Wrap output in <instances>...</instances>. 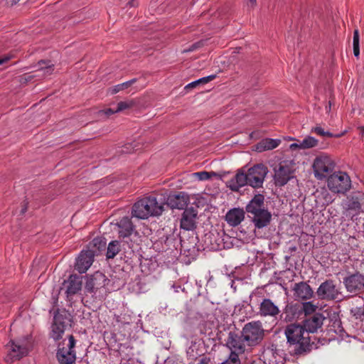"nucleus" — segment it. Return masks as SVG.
<instances>
[{"mask_svg": "<svg viewBox=\"0 0 364 364\" xmlns=\"http://www.w3.org/2000/svg\"><path fill=\"white\" fill-rule=\"evenodd\" d=\"M268 173L267 168L262 164H256L245 171L243 168L237 170L236 174L227 181L226 186L231 191L237 192L240 188L249 185L254 188L262 186Z\"/></svg>", "mask_w": 364, "mask_h": 364, "instance_id": "obj_1", "label": "nucleus"}, {"mask_svg": "<svg viewBox=\"0 0 364 364\" xmlns=\"http://www.w3.org/2000/svg\"><path fill=\"white\" fill-rule=\"evenodd\" d=\"M285 335L290 347H293L294 353L301 355L310 351L314 342L302 325L291 323L287 326Z\"/></svg>", "mask_w": 364, "mask_h": 364, "instance_id": "obj_2", "label": "nucleus"}, {"mask_svg": "<svg viewBox=\"0 0 364 364\" xmlns=\"http://www.w3.org/2000/svg\"><path fill=\"white\" fill-rule=\"evenodd\" d=\"M164 203L155 195L144 197L136 201L132 210L133 217L147 219L150 216L161 215L164 211Z\"/></svg>", "mask_w": 364, "mask_h": 364, "instance_id": "obj_3", "label": "nucleus"}, {"mask_svg": "<svg viewBox=\"0 0 364 364\" xmlns=\"http://www.w3.org/2000/svg\"><path fill=\"white\" fill-rule=\"evenodd\" d=\"M109 279L106 276L100 272H96L86 282L85 289L86 292L92 294V297L101 301L105 299L107 294L106 286Z\"/></svg>", "mask_w": 364, "mask_h": 364, "instance_id": "obj_4", "label": "nucleus"}, {"mask_svg": "<svg viewBox=\"0 0 364 364\" xmlns=\"http://www.w3.org/2000/svg\"><path fill=\"white\" fill-rule=\"evenodd\" d=\"M241 333L247 345L251 347L259 345L264 337V329L259 321H252L245 323Z\"/></svg>", "mask_w": 364, "mask_h": 364, "instance_id": "obj_5", "label": "nucleus"}, {"mask_svg": "<svg viewBox=\"0 0 364 364\" xmlns=\"http://www.w3.org/2000/svg\"><path fill=\"white\" fill-rule=\"evenodd\" d=\"M71 315L68 311L58 310L53 316L50 337L55 341L61 339L67 327L71 326Z\"/></svg>", "mask_w": 364, "mask_h": 364, "instance_id": "obj_6", "label": "nucleus"}, {"mask_svg": "<svg viewBox=\"0 0 364 364\" xmlns=\"http://www.w3.org/2000/svg\"><path fill=\"white\" fill-rule=\"evenodd\" d=\"M335 164L331 158L326 154H321L316 157L313 168L316 178L323 179L328 176L333 170Z\"/></svg>", "mask_w": 364, "mask_h": 364, "instance_id": "obj_7", "label": "nucleus"}, {"mask_svg": "<svg viewBox=\"0 0 364 364\" xmlns=\"http://www.w3.org/2000/svg\"><path fill=\"white\" fill-rule=\"evenodd\" d=\"M327 186L333 193H344L350 188V179L344 172L334 173L328 177Z\"/></svg>", "mask_w": 364, "mask_h": 364, "instance_id": "obj_8", "label": "nucleus"}, {"mask_svg": "<svg viewBox=\"0 0 364 364\" xmlns=\"http://www.w3.org/2000/svg\"><path fill=\"white\" fill-rule=\"evenodd\" d=\"M66 346L68 350H64L63 346L57 350L56 358L60 364H73L76 360V353L74 349L75 339L73 336H68Z\"/></svg>", "mask_w": 364, "mask_h": 364, "instance_id": "obj_9", "label": "nucleus"}, {"mask_svg": "<svg viewBox=\"0 0 364 364\" xmlns=\"http://www.w3.org/2000/svg\"><path fill=\"white\" fill-rule=\"evenodd\" d=\"M82 288L81 278L77 275L72 274L68 280H65L60 289V294H64L67 299L70 301L73 296L77 294Z\"/></svg>", "mask_w": 364, "mask_h": 364, "instance_id": "obj_10", "label": "nucleus"}, {"mask_svg": "<svg viewBox=\"0 0 364 364\" xmlns=\"http://www.w3.org/2000/svg\"><path fill=\"white\" fill-rule=\"evenodd\" d=\"M317 296L321 299L335 300L338 298L340 291L334 281L328 279L321 283L316 291Z\"/></svg>", "mask_w": 364, "mask_h": 364, "instance_id": "obj_11", "label": "nucleus"}, {"mask_svg": "<svg viewBox=\"0 0 364 364\" xmlns=\"http://www.w3.org/2000/svg\"><path fill=\"white\" fill-rule=\"evenodd\" d=\"M294 177L292 166L288 164H280L278 168H274V180L276 186H284Z\"/></svg>", "mask_w": 364, "mask_h": 364, "instance_id": "obj_12", "label": "nucleus"}, {"mask_svg": "<svg viewBox=\"0 0 364 364\" xmlns=\"http://www.w3.org/2000/svg\"><path fill=\"white\" fill-rule=\"evenodd\" d=\"M6 348L8 350V354L5 358L6 362L12 363L16 360L26 356L28 354V349L24 344L21 343L19 341H11Z\"/></svg>", "mask_w": 364, "mask_h": 364, "instance_id": "obj_13", "label": "nucleus"}, {"mask_svg": "<svg viewBox=\"0 0 364 364\" xmlns=\"http://www.w3.org/2000/svg\"><path fill=\"white\" fill-rule=\"evenodd\" d=\"M245 341L243 339L242 333L238 334L235 331H230L226 341V346L230 350V353H235L237 355L242 354L246 350Z\"/></svg>", "mask_w": 364, "mask_h": 364, "instance_id": "obj_14", "label": "nucleus"}, {"mask_svg": "<svg viewBox=\"0 0 364 364\" xmlns=\"http://www.w3.org/2000/svg\"><path fill=\"white\" fill-rule=\"evenodd\" d=\"M325 320L326 317L323 314L314 313L313 315L306 317L302 326L309 336V333H315L321 329Z\"/></svg>", "mask_w": 364, "mask_h": 364, "instance_id": "obj_15", "label": "nucleus"}, {"mask_svg": "<svg viewBox=\"0 0 364 364\" xmlns=\"http://www.w3.org/2000/svg\"><path fill=\"white\" fill-rule=\"evenodd\" d=\"M343 283L348 291L358 294L364 289V275L359 272L353 274L346 277Z\"/></svg>", "mask_w": 364, "mask_h": 364, "instance_id": "obj_16", "label": "nucleus"}, {"mask_svg": "<svg viewBox=\"0 0 364 364\" xmlns=\"http://www.w3.org/2000/svg\"><path fill=\"white\" fill-rule=\"evenodd\" d=\"M95 253L93 250H82L76 259L75 269L80 273H85L92 265Z\"/></svg>", "mask_w": 364, "mask_h": 364, "instance_id": "obj_17", "label": "nucleus"}, {"mask_svg": "<svg viewBox=\"0 0 364 364\" xmlns=\"http://www.w3.org/2000/svg\"><path fill=\"white\" fill-rule=\"evenodd\" d=\"M268 209L264 204V196L262 194H256L247 204L245 211L248 217L255 216L262 211Z\"/></svg>", "mask_w": 364, "mask_h": 364, "instance_id": "obj_18", "label": "nucleus"}, {"mask_svg": "<svg viewBox=\"0 0 364 364\" xmlns=\"http://www.w3.org/2000/svg\"><path fill=\"white\" fill-rule=\"evenodd\" d=\"M198 212L193 208H188L183 211L181 219V228L191 231L196 228Z\"/></svg>", "mask_w": 364, "mask_h": 364, "instance_id": "obj_19", "label": "nucleus"}, {"mask_svg": "<svg viewBox=\"0 0 364 364\" xmlns=\"http://www.w3.org/2000/svg\"><path fill=\"white\" fill-rule=\"evenodd\" d=\"M294 297L296 300L310 299L314 294L311 287L306 282L295 283L292 287Z\"/></svg>", "mask_w": 364, "mask_h": 364, "instance_id": "obj_20", "label": "nucleus"}, {"mask_svg": "<svg viewBox=\"0 0 364 364\" xmlns=\"http://www.w3.org/2000/svg\"><path fill=\"white\" fill-rule=\"evenodd\" d=\"M188 203V198L184 193L169 195L166 203L171 208L183 209Z\"/></svg>", "mask_w": 364, "mask_h": 364, "instance_id": "obj_21", "label": "nucleus"}, {"mask_svg": "<svg viewBox=\"0 0 364 364\" xmlns=\"http://www.w3.org/2000/svg\"><path fill=\"white\" fill-rule=\"evenodd\" d=\"M258 360H261L262 364H278L276 347L272 345L264 348Z\"/></svg>", "mask_w": 364, "mask_h": 364, "instance_id": "obj_22", "label": "nucleus"}, {"mask_svg": "<svg viewBox=\"0 0 364 364\" xmlns=\"http://www.w3.org/2000/svg\"><path fill=\"white\" fill-rule=\"evenodd\" d=\"M301 312V306L297 304L289 303L286 305L281 318L287 322H290L298 318Z\"/></svg>", "mask_w": 364, "mask_h": 364, "instance_id": "obj_23", "label": "nucleus"}, {"mask_svg": "<svg viewBox=\"0 0 364 364\" xmlns=\"http://www.w3.org/2000/svg\"><path fill=\"white\" fill-rule=\"evenodd\" d=\"M250 220L256 228L262 229L270 224L272 213L267 209L255 216H250Z\"/></svg>", "mask_w": 364, "mask_h": 364, "instance_id": "obj_24", "label": "nucleus"}, {"mask_svg": "<svg viewBox=\"0 0 364 364\" xmlns=\"http://www.w3.org/2000/svg\"><path fill=\"white\" fill-rule=\"evenodd\" d=\"M280 311L277 305L269 299H264L260 304L259 313L263 316H276Z\"/></svg>", "mask_w": 364, "mask_h": 364, "instance_id": "obj_25", "label": "nucleus"}, {"mask_svg": "<svg viewBox=\"0 0 364 364\" xmlns=\"http://www.w3.org/2000/svg\"><path fill=\"white\" fill-rule=\"evenodd\" d=\"M245 218V212L242 209L233 208L230 210L226 215L227 223L232 227H235L241 223Z\"/></svg>", "mask_w": 364, "mask_h": 364, "instance_id": "obj_26", "label": "nucleus"}, {"mask_svg": "<svg viewBox=\"0 0 364 364\" xmlns=\"http://www.w3.org/2000/svg\"><path fill=\"white\" fill-rule=\"evenodd\" d=\"M117 225L119 237L124 238L129 237L132 233L133 225L128 217L122 218Z\"/></svg>", "mask_w": 364, "mask_h": 364, "instance_id": "obj_27", "label": "nucleus"}, {"mask_svg": "<svg viewBox=\"0 0 364 364\" xmlns=\"http://www.w3.org/2000/svg\"><path fill=\"white\" fill-rule=\"evenodd\" d=\"M364 203V193H358L351 197L349 208L354 210H360L361 205Z\"/></svg>", "mask_w": 364, "mask_h": 364, "instance_id": "obj_28", "label": "nucleus"}, {"mask_svg": "<svg viewBox=\"0 0 364 364\" xmlns=\"http://www.w3.org/2000/svg\"><path fill=\"white\" fill-rule=\"evenodd\" d=\"M119 250V242L117 240L112 241L108 245L106 256L108 259H112L118 254Z\"/></svg>", "mask_w": 364, "mask_h": 364, "instance_id": "obj_29", "label": "nucleus"}, {"mask_svg": "<svg viewBox=\"0 0 364 364\" xmlns=\"http://www.w3.org/2000/svg\"><path fill=\"white\" fill-rule=\"evenodd\" d=\"M136 82V79L134 78L129 81L124 82L123 83L117 85L112 87V88H110L109 92L112 95L116 94V93L119 92V91L127 89L128 87H129L130 86L134 85Z\"/></svg>", "mask_w": 364, "mask_h": 364, "instance_id": "obj_30", "label": "nucleus"}, {"mask_svg": "<svg viewBox=\"0 0 364 364\" xmlns=\"http://www.w3.org/2000/svg\"><path fill=\"white\" fill-rule=\"evenodd\" d=\"M39 70L43 72V75H49L53 71V64L50 61L41 60L38 62Z\"/></svg>", "mask_w": 364, "mask_h": 364, "instance_id": "obj_31", "label": "nucleus"}, {"mask_svg": "<svg viewBox=\"0 0 364 364\" xmlns=\"http://www.w3.org/2000/svg\"><path fill=\"white\" fill-rule=\"evenodd\" d=\"M318 144V140L314 137L308 136L299 143V149H310L316 146Z\"/></svg>", "mask_w": 364, "mask_h": 364, "instance_id": "obj_32", "label": "nucleus"}, {"mask_svg": "<svg viewBox=\"0 0 364 364\" xmlns=\"http://www.w3.org/2000/svg\"><path fill=\"white\" fill-rule=\"evenodd\" d=\"M106 246V242L105 240L100 237H95L92 240V241L90 243V247L95 248V252L96 250L101 251Z\"/></svg>", "mask_w": 364, "mask_h": 364, "instance_id": "obj_33", "label": "nucleus"}, {"mask_svg": "<svg viewBox=\"0 0 364 364\" xmlns=\"http://www.w3.org/2000/svg\"><path fill=\"white\" fill-rule=\"evenodd\" d=\"M301 311H304L306 317L313 315L316 309L317 308L316 306L313 304L311 302H304L302 304V306H301Z\"/></svg>", "mask_w": 364, "mask_h": 364, "instance_id": "obj_34", "label": "nucleus"}, {"mask_svg": "<svg viewBox=\"0 0 364 364\" xmlns=\"http://www.w3.org/2000/svg\"><path fill=\"white\" fill-rule=\"evenodd\" d=\"M359 31L358 29H355L353 32V53L355 57H358L360 55V46H359Z\"/></svg>", "mask_w": 364, "mask_h": 364, "instance_id": "obj_35", "label": "nucleus"}, {"mask_svg": "<svg viewBox=\"0 0 364 364\" xmlns=\"http://www.w3.org/2000/svg\"><path fill=\"white\" fill-rule=\"evenodd\" d=\"M193 176L199 181H206L210 179L213 176H216V173L213 171H199L194 173Z\"/></svg>", "mask_w": 364, "mask_h": 364, "instance_id": "obj_36", "label": "nucleus"}, {"mask_svg": "<svg viewBox=\"0 0 364 364\" xmlns=\"http://www.w3.org/2000/svg\"><path fill=\"white\" fill-rule=\"evenodd\" d=\"M221 364H241L239 355H237L235 353H230L228 358Z\"/></svg>", "mask_w": 364, "mask_h": 364, "instance_id": "obj_37", "label": "nucleus"}, {"mask_svg": "<svg viewBox=\"0 0 364 364\" xmlns=\"http://www.w3.org/2000/svg\"><path fill=\"white\" fill-rule=\"evenodd\" d=\"M264 148L265 149H273L276 147H277L279 144V140H275L272 139H267L263 141Z\"/></svg>", "mask_w": 364, "mask_h": 364, "instance_id": "obj_38", "label": "nucleus"}, {"mask_svg": "<svg viewBox=\"0 0 364 364\" xmlns=\"http://www.w3.org/2000/svg\"><path fill=\"white\" fill-rule=\"evenodd\" d=\"M134 103L132 101L119 102L117 105V112H122L124 109L131 108Z\"/></svg>", "mask_w": 364, "mask_h": 364, "instance_id": "obj_39", "label": "nucleus"}, {"mask_svg": "<svg viewBox=\"0 0 364 364\" xmlns=\"http://www.w3.org/2000/svg\"><path fill=\"white\" fill-rule=\"evenodd\" d=\"M316 134L324 137H333L334 135L329 132H325L321 127H316L312 129Z\"/></svg>", "mask_w": 364, "mask_h": 364, "instance_id": "obj_40", "label": "nucleus"}, {"mask_svg": "<svg viewBox=\"0 0 364 364\" xmlns=\"http://www.w3.org/2000/svg\"><path fill=\"white\" fill-rule=\"evenodd\" d=\"M341 321L338 319H335L333 323L332 327L329 328V331H333L335 333H338L342 331V327L341 326Z\"/></svg>", "mask_w": 364, "mask_h": 364, "instance_id": "obj_41", "label": "nucleus"}, {"mask_svg": "<svg viewBox=\"0 0 364 364\" xmlns=\"http://www.w3.org/2000/svg\"><path fill=\"white\" fill-rule=\"evenodd\" d=\"M215 78V75H209L207 77L200 78V79L197 80V82H198V84H199V85H204V84H206V83L210 82L211 80H214Z\"/></svg>", "mask_w": 364, "mask_h": 364, "instance_id": "obj_42", "label": "nucleus"}, {"mask_svg": "<svg viewBox=\"0 0 364 364\" xmlns=\"http://www.w3.org/2000/svg\"><path fill=\"white\" fill-rule=\"evenodd\" d=\"M198 85H199V84H198L197 80H196V81H193V82L188 84L187 85H186L185 90L192 89L193 87H196Z\"/></svg>", "mask_w": 364, "mask_h": 364, "instance_id": "obj_43", "label": "nucleus"}, {"mask_svg": "<svg viewBox=\"0 0 364 364\" xmlns=\"http://www.w3.org/2000/svg\"><path fill=\"white\" fill-rule=\"evenodd\" d=\"M246 4L250 8H254L256 5V0H245Z\"/></svg>", "mask_w": 364, "mask_h": 364, "instance_id": "obj_44", "label": "nucleus"}, {"mask_svg": "<svg viewBox=\"0 0 364 364\" xmlns=\"http://www.w3.org/2000/svg\"><path fill=\"white\" fill-rule=\"evenodd\" d=\"M66 344H67L66 340L65 339L63 340L62 341L58 343V349L63 346L64 350H68V346H66Z\"/></svg>", "mask_w": 364, "mask_h": 364, "instance_id": "obj_45", "label": "nucleus"}, {"mask_svg": "<svg viewBox=\"0 0 364 364\" xmlns=\"http://www.w3.org/2000/svg\"><path fill=\"white\" fill-rule=\"evenodd\" d=\"M116 112H117V108L116 109L109 108V109H107L105 110V114L107 115H110V114H112L116 113Z\"/></svg>", "mask_w": 364, "mask_h": 364, "instance_id": "obj_46", "label": "nucleus"}, {"mask_svg": "<svg viewBox=\"0 0 364 364\" xmlns=\"http://www.w3.org/2000/svg\"><path fill=\"white\" fill-rule=\"evenodd\" d=\"M198 47V43H195L192 45L188 49L186 50V52L188 51H193L195 49H196Z\"/></svg>", "mask_w": 364, "mask_h": 364, "instance_id": "obj_47", "label": "nucleus"}, {"mask_svg": "<svg viewBox=\"0 0 364 364\" xmlns=\"http://www.w3.org/2000/svg\"><path fill=\"white\" fill-rule=\"evenodd\" d=\"M9 59H10V58L7 57V56L0 58V65H2L3 63H4L6 62H8Z\"/></svg>", "mask_w": 364, "mask_h": 364, "instance_id": "obj_48", "label": "nucleus"}, {"mask_svg": "<svg viewBox=\"0 0 364 364\" xmlns=\"http://www.w3.org/2000/svg\"><path fill=\"white\" fill-rule=\"evenodd\" d=\"M20 0H7V4H10L11 5L16 4L18 3Z\"/></svg>", "mask_w": 364, "mask_h": 364, "instance_id": "obj_49", "label": "nucleus"}, {"mask_svg": "<svg viewBox=\"0 0 364 364\" xmlns=\"http://www.w3.org/2000/svg\"><path fill=\"white\" fill-rule=\"evenodd\" d=\"M360 311V309L358 308H355V309H351V312L354 314V315L355 316L357 314H358V312Z\"/></svg>", "mask_w": 364, "mask_h": 364, "instance_id": "obj_50", "label": "nucleus"}, {"mask_svg": "<svg viewBox=\"0 0 364 364\" xmlns=\"http://www.w3.org/2000/svg\"><path fill=\"white\" fill-rule=\"evenodd\" d=\"M290 148L292 149H294L296 148H299V144H292L290 145Z\"/></svg>", "mask_w": 364, "mask_h": 364, "instance_id": "obj_51", "label": "nucleus"}, {"mask_svg": "<svg viewBox=\"0 0 364 364\" xmlns=\"http://www.w3.org/2000/svg\"><path fill=\"white\" fill-rule=\"evenodd\" d=\"M198 364H208V361L206 360V359H205V358H201V359L199 360Z\"/></svg>", "mask_w": 364, "mask_h": 364, "instance_id": "obj_52", "label": "nucleus"}, {"mask_svg": "<svg viewBox=\"0 0 364 364\" xmlns=\"http://www.w3.org/2000/svg\"><path fill=\"white\" fill-rule=\"evenodd\" d=\"M130 6H135L136 5L135 0H132L128 3Z\"/></svg>", "mask_w": 364, "mask_h": 364, "instance_id": "obj_53", "label": "nucleus"}, {"mask_svg": "<svg viewBox=\"0 0 364 364\" xmlns=\"http://www.w3.org/2000/svg\"><path fill=\"white\" fill-rule=\"evenodd\" d=\"M250 364H262L261 360H259L258 359L254 360L251 362Z\"/></svg>", "mask_w": 364, "mask_h": 364, "instance_id": "obj_54", "label": "nucleus"}, {"mask_svg": "<svg viewBox=\"0 0 364 364\" xmlns=\"http://www.w3.org/2000/svg\"><path fill=\"white\" fill-rule=\"evenodd\" d=\"M27 210V206L26 205H24V206L22 208L21 210V214H23Z\"/></svg>", "mask_w": 364, "mask_h": 364, "instance_id": "obj_55", "label": "nucleus"}, {"mask_svg": "<svg viewBox=\"0 0 364 364\" xmlns=\"http://www.w3.org/2000/svg\"><path fill=\"white\" fill-rule=\"evenodd\" d=\"M31 78H32V76L28 75H26L24 77L25 80H31Z\"/></svg>", "mask_w": 364, "mask_h": 364, "instance_id": "obj_56", "label": "nucleus"}, {"mask_svg": "<svg viewBox=\"0 0 364 364\" xmlns=\"http://www.w3.org/2000/svg\"><path fill=\"white\" fill-rule=\"evenodd\" d=\"M362 135L364 136V127H361Z\"/></svg>", "mask_w": 364, "mask_h": 364, "instance_id": "obj_57", "label": "nucleus"}]
</instances>
